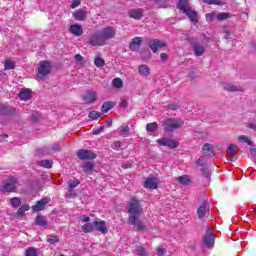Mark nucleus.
I'll use <instances>...</instances> for the list:
<instances>
[{"label":"nucleus","mask_w":256,"mask_h":256,"mask_svg":"<svg viewBox=\"0 0 256 256\" xmlns=\"http://www.w3.org/2000/svg\"><path fill=\"white\" fill-rule=\"evenodd\" d=\"M113 87L116 89H122L123 88V80L121 78H114L112 81Z\"/></svg>","instance_id":"c9c22d12"},{"label":"nucleus","mask_w":256,"mask_h":256,"mask_svg":"<svg viewBox=\"0 0 256 256\" xmlns=\"http://www.w3.org/2000/svg\"><path fill=\"white\" fill-rule=\"evenodd\" d=\"M202 151L204 155H213V151H214L213 144H210V143L204 144L202 147Z\"/></svg>","instance_id":"a878e982"},{"label":"nucleus","mask_w":256,"mask_h":256,"mask_svg":"<svg viewBox=\"0 0 256 256\" xmlns=\"http://www.w3.org/2000/svg\"><path fill=\"white\" fill-rule=\"evenodd\" d=\"M25 256H37V249L30 247L25 251Z\"/></svg>","instance_id":"37998d69"},{"label":"nucleus","mask_w":256,"mask_h":256,"mask_svg":"<svg viewBox=\"0 0 256 256\" xmlns=\"http://www.w3.org/2000/svg\"><path fill=\"white\" fill-rule=\"evenodd\" d=\"M138 73L140 77H149L151 75V68L147 64L138 66Z\"/></svg>","instance_id":"aec40b11"},{"label":"nucleus","mask_w":256,"mask_h":256,"mask_svg":"<svg viewBox=\"0 0 256 256\" xmlns=\"http://www.w3.org/2000/svg\"><path fill=\"white\" fill-rule=\"evenodd\" d=\"M18 97L22 100V101H29V99H31V90L29 89H24L21 90L18 94Z\"/></svg>","instance_id":"5701e85b"},{"label":"nucleus","mask_w":256,"mask_h":256,"mask_svg":"<svg viewBox=\"0 0 256 256\" xmlns=\"http://www.w3.org/2000/svg\"><path fill=\"white\" fill-rule=\"evenodd\" d=\"M82 231H84V233H93V232H95V222L84 224L82 226Z\"/></svg>","instance_id":"b1692460"},{"label":"nucleus","mask_w":256,"mask_h":256,"mask_svg":"<svg viewBox=\"0 0 256 256\" xmlns=\"http://www.w3.org/2000/svg\"><path fill=\"white\" fill-rule=\"evenodd\" d=\"M209 209H207V203H203L200 205V207L197 209V215L201 219L205 217V214L207 213Z\"/></svg>","instance_id":"393cba45"},{"label":"nucleus","mask_w":256,"mask_h":256,"mask_svg":"<svg viewBox=\"0 0 256 256\" xmlns=\"http://www.w3.org/2000/svg\"><path fill=\"white\" fill-rule=\"evenodd\" d=\"M75 61H77V63H81V61H83V56H81V54H76Z\"/></svg>","instance_id":"bf43d9fd"},{"label":"nucleus","mask_w":256,"mask_h":256,"mask_svg":"<svg viewBox=\"0 0 256 256\" xmlns=\"http://www.w3.org/2000/svg\"><path fill=\"white\" fill-rule=\"evenodd\" d=\"M117 31L113 26H107L89 37L88 43L92 47H103L109 39H115Z\"/></svg>","instance_id":"f257e3e1"},{"label":"nucleus","mask_w":256,"mask_h":256,"mask_svg":"<svg viewBox=\"0 0 256 256\" xmlns=\"http://www.w3.org/2000/svg\"><path fill=\"white\" fill-rule=\"evenodd\" d=\"M225 91L235 92V91H243V89L239 88L238 86H235L231 83L224 84Z\"/></svg>","instance_id":"c756f323"},{"label":"nucleus","mask_w":256,"mask_h":256,"mask_svg":"<svg viewBox=\"0 0 256 256\" xmlns=\"http://www.w3.org/2000/svg\"><path fill=\"white\" fill-rule=\"evenodd\" d=\"M107 125H109V127H111V125H113V121L111 119H108L106 121Z\"/></svg>","instance_id":"774afa93"},{"label":"nucleus","mask_w":256,"mask_h":256,"mask_svg":"<svg viewBox=\"0 0 256 256\" xmlns=\"http://www.w3.org/2000/svg\"><path fill=\"white\" fill-rule=\"evenodd\" d=\"M231 37V32L229 30L225 31V39H229Z\"/></svg>","instance_id":"0e129e2a"},{"label":"nucleus","mask_w":256,"mask_h":256,"mask_svg":"<svg viewBox=\"0 0 256 256\" xmlns=\"http://www.w3.org/2000/svg\"><path fill=\"white\" fill-rule=\"evenodd\" d=\"M239 151V147L235 144H231L228 146L226 153L230 157V161H237V152Z\"/></svg>","instance_id":"4468645a"},{"label":"nucleus","mask_w":256,"mask_h":256,"mask_svg":"<svg viewBox=\"0 0 256 256\" xmlns=\"http://www.w3.org/2000/svg\"><path fill=\"white\" fill-rule=\"evenodd\" d=\"M205 17H206V21L211 23V21H213V19H215V13H208L205 15Z\"/></svg>","instance_id":"09e8293b"},{"label":"nucleus","mask_w":256,"mask_h":256,"mask_svg":"<svg viewBox=\"0 0 256 256\" xmlns=\"http://www.w3.org/2000/svg\"><path fill=\"white\" fill-rule=\"evenodd\" d=\"M17 215H18V217H20V218L25 217V212L23 211L22 208H19V209H18Z\"/></svg>","instance_id":"6e6d98bb"},{"label":"nucleus","mask_w":256,"mask_h":256,"mask_svg":"<svg viewBox=\"0 0 256 256\" xmlns=\"http://www.w3.org/2000/svg\"><path fill=\"white\" fill-rule=\"evenodd\" d=\"M105 129L104 126H101L99 129L93 131V135H99Z\"/></svg>","instance_id":"13d9d810"},{"label":"nucleus","mask_w":256,"mask_h":256,"mask_svg":"<svg viewBox=\"0 0 256 256\" xmlns=\"http://www.w3.org/2000/svg\"><path fill=\"white\" fill-rule=\"evenodd\" d=\"M184 123L185 122L181 118H168L164 120L163 127L168 133H173L176 129H181Z\"/></svg>","instance_id":"20e7f679"},{"label":"nucleus","mask_w":256,"mask_h":256,"mask_svg":"<svg viewBox=\"0 0 256 256\" xmlns=\"http://www.w3.org/2000/svg\"><path fill=\"white\" fill-rule=\"evenodd\" d=\"M177 181L181 183V185H189L191 183V178L189 175H183L177 178Z\"/></svg>","instance_id":"473e14b6"},{"label":"nucleus","mask_w":256,"mask_h":256,"mask_svg":"<svg viewBox=\"0 0 256 256\" xmlns=\"http://www.w3.org/2000/svg\"><path fill=\"white\" fill-rule=\"evenodd\" d=\"M149 47L153 53H157L159 49H163V47H167V43L163 40L155 39L149 42Z\"/></svg>","instance_id":"9d476101"},{"label":"nucleus","mask_w":256,"mask_h":256,"mask_svg":"<svg viewBox=\"0 0 256 256\" xmlns=\"http://www.w3.org/2000/svg\"><path fill=\"white\" fill-rule=\"evenodd\" d=\"M160 59L161 61H167V59H169V56L167 55V53H161L160 54Z\"/></svg>","instance_id":"864d4df0"},{"label":"nucleus","mask_w":256,"mask_h":256,"mask_svg":"<svg viewBox=\"0 0 256 256\" xmlns=\"http://www.w3.org/2000/svg\"><path fill=\"white\" fill-rule=\"evenodd\" d=\"M249 129H256V123H250L248 124Z\"/></svg>","instance_id":"338daca9"},{"label":"nucleus","mask_w":256,"mask_h":256,"mask_svg":"<svg viewBox=\"0 0 256 256\" xmlns=\"http://www.w3.org/2000/svg\"><path fill=\"white\" fill-rule=\"evenodd\" d=\"M51 73V63L49 61H41L38 67V79H43Z\"/></svg>","instance_id":"423d86ee"},{"label":"nucleus","mask_w":256,"mask_h":256,"mask_svg":"<svg viewBox=\"0 0 256 256\" xmlns=\"http://www.w3.org/2000/svg\"><path fill=\"white\" fill-rule=\"evenodd\" d=\"M93 169H95V166L91 162H86L83 165V170L85 171V173H91V171H93Z\"/></svg>","instance_id":"a19ab883"},{"label":"nucleus","mask_w":256,"mask_h":256,"mask_svg":"<svg viewBox=\"0 0 256 256\" xmlns=\"http://www.w3.org/2000/svg\"><path fill=\"white\" fill-rule=\"evenodd\" d=\"M202 2L208 5H223V1L221 0H202Z\"/></svg>","instance_id":"79ce46f5"},{"label":"nucleus","mask_w":256,"mask_h":256,"mask_svg":"<svg viewBox=\"0 0 256 256\" xmlns=\"http://www.w3.org/2000/svg\"><path fill=\"white\" fill-rule=\"evenodd\" d=\"M49 201H51V199H49V198H44V199L38 201L36 203V205L32 206V211L34 213H37L38 211H43L45 209V205H47V203H49Z\"/></svg>","instance_id":"2eb2a0df"},{"label":"nucleus","mask_w":256,"mask_h":256,"mask_svg":"<svg viewBox=\"0 0 256 256\" xmlns=\"http://www.w3.org/2000/svg\"><path fill=\"white\" fill-rule=\"evenodd\" d=\"M238 141L239 143H246V145H253V142L249 139V137L245 136V135H241L238 137Z\"/></svg>","instance_id":"e433bc0d"},{"label":"nucleus","mask_w":256,"mask_h":256,"mask_svg":"<svg viewBox=\"0 0 256 256\" xmlns=\"http://www.w3.org/2000/svg\"><path fill=\"white\" fill-rule=\"evenodd\" d=\"M77 157H78V159L85 161V160L95 159V157H97V154L91 150H83L82 149L77 152Z\"/></svg>","instance_id":"1a4fd4ad"},{"label":"nucleus","mask_w":256,"mask_h":256,"mask_svg":"<svg viewBox=\"0 0 256 256\" xmlns=\"http://www.w3.org/2000/svg\"><path fill=\"white\" fill-rule=\"evenodd\" d=\"M68 184H69L70 189H75V187H77V185H79V180H70L68 182ZM69 191H71V190H69Z\"/></svg>","instance_id":"a18cd8bd"},{"label":"nucleus","mask_w":256,"mask_h":256,"mask_svg":"<svg viewBox=\"0 0 256 256\" xmlns=\"http://www.w3.org/2000/svg\"><path fill=\"white\" fill-rule=\"evenodd\" d=\"M36 225L38 227H47V219L44 216L38 215L36 217Z\"/></svg>","instance_id":"c85d7f7f"},{"label":"nucleus","mask_w":256,"mask_h":256,"mask_svg":"<svg viewBox=\"0 0 256 256\" xmlns=\"http://www.w3.org/2000/svg\"><path fill=\"white\" fill-rule=\"evenodd\" d=\"M156 143H158L160 147H169L170 149H177V147H179V142H177V140L169 138H160L156 140Z\"/></svg>","instance_id":"6e6552de"},{"label":"nucleus","mask_w":256,"mask_h":256,"mask_svg":"<svg viewBox=\"0 0 256 256\" xmlns=\"http://www.w3.org/2000/svg\"><path fill=\"white\" fill-rule=\"evenodd\" d=\"M72 15L76 21H85V19H87L88 12L87 10L77 9L72 13Z\"/></svg>","instance_id":"dca6fc26"},{"label":"nucleus","mask_w":256,"mask_h":256,"mask_svg":"<svg viewBox=\"0 0 256 256\" xmlns=\"http://www.w3.org/2000/svg\"><path fill=\"white\" fill-rule=\"evenodd\" d=\"M115 107V104L111 101L104 102L101 111L102 113H107V111H110V109H113Z\"/></svg>","instance_id":"cd10ccee"},{"label":"nucleus","mask_w":256,"mask_h":256,"mask_svg":"<svg viewBox=\"0 0 256 256\" xmlns=\"http://www.w3.org/2000/svg\"><path fill=\"white\" fill-rule=\"evenodd\" d=\"M202 173L204 177H211V174L209 173V170H207V168H202Z\"/></svg>","instance_id":"5fc2aeb1"},{"label":"nucleus","mask_w":256,"mask_h":256,"mask_svg":"<svg viewBox=\"0 0 256 256\" xmlns=\"http://www.w3.org/2000/svg\"><path fill=\"white\" fill-rule=\"evenodd\" d=\"M141 43H143V38L141 37H135L134 39H132V41L129 44V48L131 49V51H139L140 47H141Z\"/></svg>","instance_id":"6ab92c4d"},{"label":"nucleus","mask_w":256,"mask_h":256,"mask_svg":"<svg viewBox=\"0 0 256 256\" xmlns=\"http://www.w3.org/2000/svg\"><path fill=\"white\" fill-rule=\"evenodd\" d=\"M10 203H11L12 207L17 209V207L21 206V198H19V197L11 198Z\"/></svg>","instance_id":"58836bf2"},{"label":"nucleus","mask_w":256,"mask_h":256,"mask_svg":"<svg viewBox=\"0 0 256 256\" xmlns=\"http://www.w3.org/2000/svg\"><path fill=\"white\" fill-rule=\"evenodd\" d=\"M94 231H98L99 233H102L103 235H107L109 233V230L107 229V225L105 224V221H94Z\"/></svg>","instance_id":"ddd939ff"},{"label":"nucleus","mask_w":256,"mask_h":256,"mask_svg":"<svg viewBox=\"0 0 256 256\" xmlns=\"http://www.w3.org/2000/svg\"><path fill=\"white\" fill-rule=\"evenodd\" d=\"M79 5H81V0H72L70 7L71 9H77Z\"/></svg>","instance_id":"de8ad7c7"},{"label":"nucleus","mask_w":256,"mask_h":256,"mask_svg":"<svg viewBox=\"0 0 256 256\" xmlns=\"http://www.w3.org/2000/svg\"><path fill=\"white\" fill-rule=\"evenodd\" d=\"M47 241L50 245H55V243H59V237L53 234L47 236Z\"/></svg>","instance_id":"ea45409f"},{"label":"nucleus","mask_w":256,"mask_h":256,"mask_svg":"<svg viewBox=\"0 0 256 256\" xmlns=\"http://www.w3.org/2000/svg\"><path fill=\"white\" fill-rule=\"evenodd\" d=\"M122 143H121V141H115L114 142V149H120V147H122Z\"/></svg>","instance_id":"680f3d73"},{"label":"nucleus","mask_w":256,"mask_h":256,"mask_svg":"<svg viewBox=\"0 0 256 256\" xmlns=\"http://www.w3.org/2000/svg\"><path fill=\"white\" fill-rule=\"evenodd\" d=\"M19 185V181L17 178L11 176L8 178V181L4 186H2V191L4 193H15L17 191V186Z\"/></svg>","instance_id":"39448f33"},{"label":"nucleus","mask_w":256,"mask_h":256,"mask_svg":"<svg viewBox=\"0 0 256 256\" xmlns=\"http://www.w3.org/2000/svg\"><path fill=\"white\" fill-rule=\"evenodd\" d=\"M203 244L209 249H213V247H215V235H213V232L209 228H207L204 234Z\"/></svg>","instance_id":"0eeeda50"},{"label":"nucleus","mask_w":256,"mask_h":256,"mask_svg":"<svg viewBox=\"0 0 256 256\" xmlns=\"http://www.w3.org/2000/svg\"><path fill=\"white\" fill-rule=\"evenodd\" d=\"M128 15L131 19H135L139 21L143 18V10L142 9H132L128 12Z\"/></svg>","instance_id":"412c9836"},{"label":"nucleus","mask_w":256,"mask_h":256,"mask_svg":"<svg viewBox=\"0 0 256 256\" xmlns=\"http://www.w3.org/2000/svg\"><path fill=\"white\" fill-rule=\"evenodd\" d=\"M168 109H171L172 111H175V109H177V105L171 104V105L168 106Z\"/></svg>","instance_id":"69168bd1"},{"label":"nucleus","mask_w":256,"mask_h":256,"mask_svg":"<svg viewBox=\"0 0 256 256\" xmlns=\"http://www.w3.org/2000/svg\"><path fill=\"white\" fill-rule=\"evenodd\" d=\"M216 19L218 21H225L227 19H229V14L228 13H219L217 16H216Z\"/></svg>","instance_id":"c03bdc74"},{"label":"nucleus","mask_w":256,"mask_h":256,"mask_svg":"<svg viewBox=\"0 0 256 256\" xmlns=\"http://www.w3.org/2000/svg\"><path fill=\"white\" fill-rule=\"evenodd\" d=\"M144 187L146 189H157L159 187V178L153 176L147 178L144 182Z\"/></svg>","instance_id":"9b49d317"},{"label":"nucleus","mask_w":256,"mask_h":256,"mask_svg":"<svg viewBox=\"0 0 256 256\" xmlns=\"http://www.w3.org/2000/svg\"><path fill=\"white\" fill-rule=\"evenodd\" d=\"M83 101L86 102L88 105L91 103H95L97 101V92L93 90H88L83 96Z\"/></svg>","instance_id":"f8f14e48"},{"label":"nucleus","mask_w":256,"mask_h":256,"mask_svg":"<svg viewBox=\"0 0 256 256\" xmlns=\"http://www.w3.org/2000/svg\"><path fill=\"white\" fill-rule=\"evenodd\" d=\"M157 254H158V256L165 255V249L163 247H158L157 248Z\"/></svg>","instance_id":"3c124183"},{"label":"nucleus","mask_w":256,"mask_h":256,"mask_svg":"<svg viewBox=\"0 0 256 256\" xmlns=\"http://www.w3.org/2000/svg\"><path fill=\"white\" fill-rule=\"evenodd\" d=\"M94 65L96 67H104L105 66V59H103L101 56H96L94 59Z\"/></svg>","instance_id":"72a5a7b5"},{"label":"nucleus","mask_w":256,"mask_h":256,"mask_svg":"<svg viewBox=\"0 0 256 256\" xmlns=\"http://www.w3.org/2000/svg\"><path fill=\"white\" fill-rule=\"evenodd\" d=\"M69 32L75 37H81L83 35V27L79 24H72L69 28Z\"/></svg>","instance_id":"a211bd4d"},{"label":"nucleus","mask_w":256,"mask_h":256,"mask_svg":"<svg viewBox=\"0 0 256 256\" xmlns=\"http://www.w3.org/2000/svg\"><path fill=\"white\" fill-rule=\"evenodd\" d=\"M4 69L5 71H11V69H15V63L12 60H5Z\"/></svg>","instance_id":"f704fd0d"},{"label":"nucleus","mask_w":256,"mask_h":256,"mask_svg":"<svg viewBox=\"0 0 256 256\" xmlns=\"http://www.w3.org/2000/svg\"><path fill=\"white\" fill-rule=\"evenodd\" d=\"M20 209H22V211L25 213V211H29V205L24 204L20 207Z\"/></svg>","instance_id":"e2e57ef3"},{"label":"nucleus","mask_w":256,"mask_h":256,"mask_svg":"<svg viewBox=\"0 0 256 256\" xmlns=\"http://www.w3.org/2000/svg\"><path fill=\"white\" fill-rule=\"evenodd\" d=\"M157 129H159V125H158L157 123H155V122H153V123H148V124L146 125V131H147L148 133H153V132L157 131Z\"/></svg>","instance_id":"7c9ffc66"},{"label":"nucleus","mask_w":256,"mask_h":256,"mask_svg":"<svg viewBox=\"0 0 256 256\" xmlns=\"http://www.w3.org/2000/svg\"><path fill=\"white\" fill-rule=\"evenodd\" d=\"M193 51H194V55H196V57H201L205 54V45L196 42L192 45Z\"/></svg>","instance_id":"f3484780"},{"label":"nucleus","mask_w":256,"mask_h":256,"mask_svg":"<svg viewBox=\"0 0 256 256\" xmlns=\"http://www.w3.org/2000/svg\"><path fill=\"white\" fill-rule=\"evenodd\" d=\"M178 9L186 14L191 23H197L199 21V16L197 15V12L191 7L189 0H180L178 2Z\"/></svg>","instance_id":"7ed1b4c3"},{"label":"nucleus","mask_w":256,"mask_h":256,"mask_svg":"<svg viewBox=\"0 0 256 256\" xmlns=\"http://www.w3.org/2000/svg\"><path fill=\"white\" fill-rule=\"evenodd\" d=\"M38 165H40V167H44L45 169H51V167H53V161L52 160H41L38 162Z\"/></svg>","instance_id":"2f4dec72"},{"label":"nucleus","mask_w":256,"mask_h":256,"mask_svg":"<svg viewBox=\"0 0 256 256\" xmlns=\"http://www.w3.org/2000/svg\"><path fill=\"white\" fill-rule=\"evenodd\" d=\"M196 165H198V167H203V165H205V159L199 158V159L196 161Z\"/></svg>","instance_id":"8fccbe9b"},{"label":"nucleus","mask_w":256,"mask_h":256,"mask_svg":"<svg viewBox=\"0 0 256 256\" xmlns=\"http://www.w3.org/2000/svg\"><path fill=\"white\" fill-rule=\"evenodd\" d=\"M120 107H123L124 109H126V107H128L127 100L122 99L120 101Z\"/></svg>","instance_id":"052dcab7"},{"label":"nucleus","mask_w":256,"mask_h":256,"mask_svg":"<svg viewBox=\"0 0 256 256\" xmlns=\"http://www.w3.org/2000/svg\"><path fill=\"white\" fill-rule=\"evenodd\" d=\"M137 253L140 256H146L147 255V250H145V248L139 246V247H137Z\"/></svg>","instance_id":"49530a36"},{"label":"nucleus","mask_w":256,"mask_h":256,"mask_svg":"<svg viewBox=\"0 0 256 256\" xmlns=\"http://www.w3.org/2000/svg\"><path fill=\"white\" fill-rule=\"evenodd\" d=\"M101 112H97L95 110L91 111L88 115L89 119H91L92 121H97V119H99V117H101Z\"/></svg>","instance_id":"4c0bfd02"},{"label":"nucleus","mask_w":256,"mask_h":256,"mask_svg":"<svg viewBox=\"0 0 256 256\" xmlns=\"http://www.w3.org/2000/svg\"><path fill=\"white\" fill-rule=\"evenodd\" d=\"M80 219L82 223H89V221H91V218L88 216H81Z\"/></svg>","instance_id":"603ef678"},{"label":"nucleus","mask_w":256,"mask_h":256,"mask_svg":"<svg viewBox=\"0 0 256 256\" xmlns=\"http://www.w3.org/2000/svg\"><path fill=\"white\" fill-rule=\"evenodd\" d=\"M116 133H118L121 137H126L127 133H129V125L123 124L117 129Z\"/></svg>","instance_id":"bb28decb"},{"label":"nucleus","mask_w":256,"mask_h":256,"mask_svg":"<svg viewBox=\"0 0 256 256\" xmlns=\"http://www.w3.org/2000/svg\"><path fill=\"white\" fill-rule=\"evenodd\" d=\"M128 213H129V222L131 225H134L137 227V229H145V225L141 220H139V217L141 216V213L143 211V208H141V202L139 200L132 198L128 202Z\"/></svg>","instance_id":"f03ea898"},{"label":"nucleus","mask_w":256,"mask_h":256,"mask_svg":"<svg viewBox=\"0 0 256 256\" xmlns=\"http://www.w3.org/2000/svg\"><path fill=\"white\" fill-rule=\"evenodd\" d=\"M60 149H61V145H59V143H55L50 148H47V147L41 148L40 151H42L43 155H49L51 151L55 152V151H59Z\"/></svg>","instance_id":"4be33fe9"},{"label":"nucleus","mask_w":256,"mask_h":256,"mask_svg":"<svg viewBox=\"0 0 256 256\" xmlns=\"http://www.w3.org/2000/svg\"><path fill=\"white\" fill-rule=\"evenodd\" d=\"M0 113H7V106L5 104H0Z\"/></svg>","instance_id":"4d7b16f0"}]
</instances>
